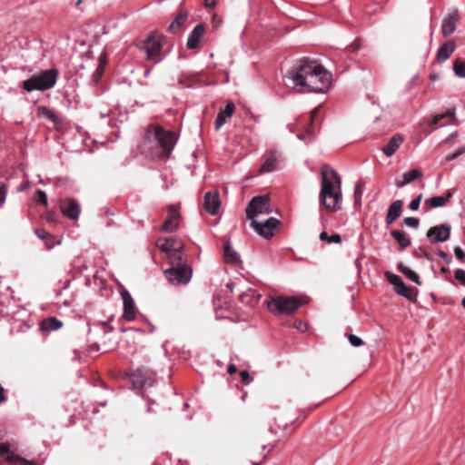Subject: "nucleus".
<instances>
[{
    "label": "nucleus",
    "instance_id": "f257e3e1",
    "mask_svg": "<svg viewBox=\"0 0 465 465\" xmlns=\"http://www.w3.org/2000/svg\"><path fill=\"white\" fill-rule=\"evenodd\" d=\"M288 77L298 93H324L331 81V74L316 60L304 57L298 65L288 71Z\"/></svg>",
    "mask_w": 465,
    "mask_h": 465
},
{
    "label": "nucleus",
    "instance_id": "f03ea898",
    "mask_svg": "<svg viewBox=\"0 0 465 465\" xmlns=\"http://www.w3.org/2000/svg\"><path fill=\"white\" fill-rule=\"evenodd\" d=\"M177 142L174 132L165 130L160 125H148L142 144L143 153L153 159L168 158Z\"/></svg>",
    "mask_w": 465,
    "mask_h": 465
},
{
    "label": "nucleus",
    "instance_id": "7ed1b4c3",
    "mask_svg": "<svg viewBox=\"0 0 465 465\" xmlns=\"http://www.w3.org/2000/svg\"><path fill=\"white\" fill-rule=\"evenodd\" d=\"M320 201L327 210H335L341 200V177L327 164L322 167Z\"/></svg>",
    "mask_w": 465,
    "mask_h": 465
},
{
    "label": "nucleus",
    "instance_id": "20e7f679",
    "mask_svg": "<svg viewBox=\"0 0 465 465\" xmlns=\"http://www.w3.org/2000/svg\"><path fill=\"white\" fill-rule=\"evenodd\" d=\"M58 75L59 72L55 68L45 70L24 81L22 86L28 93L49 90L56 84Z\"/></svg>",
    "mask_w": 465,
    "mask_h": 465
},
{
    "label": "nucleus",
    "instance_id": "39448f33",
    "mask_svg": "<svg viewBox=\"0 0 465 465\" xmlns=\"http://www.w3.org/2000/svg\"><path fill=\"white\" fill-rule=\"evenodd\" d=\"M303 304L304 302L299 297L276 295L267 302V309L274 314L290 315Z\"/></svg>",
    "mask_w": 465,
    "mask_h": 465
},
{
    "label": "nucleus",
    "instance_id": "423d86ee",
    "mask_svg": "<svg viewBox=\"0 0 465 465\" xmlns=\"http://www.w3.org/2000/svg\"><path fill=\"white\" fill-rule=\"evenodd\" d=\"M139 48L145 52L147 59L154 64L159 63L163 59L161 54L163 44L160 35H151L148 38L138 45Z\"/></svg>",
    "mask_w": 465,
    "mask_h": 465
},
{
    "label": "nucleus",
    "instance_id": "0eeeda50",
    "mask_svg": "<svg viewBox=\"0 0 465 465\" xmlns=\"http://www.w3.org/2000/svg\"><path fill=\"white\" fill-rule=\"evenodd\" d=\"M272 212L270 199L267 195L253 197L247 205L246 216L252 222L262 214H268Z\"/></svg>",
    "mask_w": 465,
    "mask_h": 465
},
{
    "label": "nucleus",
    "instance_id": "6e6552de",
    "mask_svg": "<svg viewBox=\"0 0 465 465\" xmlns=\"http://www.w3.org/2000/svg\"><path fill=\"white\" fill-rule=\"evenodd\" d=\"M192 272V268L188 265L171 267L164 271L167 280L174 285L188 283Z\"/></svg>",
    "mask_w": 465,
    "mask_h": 465
},
{
    "label": "nucleus",
    "instance_id": "1a4fd4ad",
    "mask_svg": "<svg viewBox=\"0 0 465 465\" xmlns=\"http://www.w3.org/2000/svg\"><path fill=\"white\" fill-rule=\"evenodd\" d=\"M279 221L276 218L270 217L264 221L252 219L251 226L253 230L263 238L269 239L273 236V231L278 226Z\"/></svg>",
    "mask_w": 465,
    "mask_h": 465
},
{
    "label": "nucleus",
    "instance_id": "9d476101",
    "mask_svg": "<svg viewBox=\"0 0 465 465\" xmlns=\"http://www.w3.org/2000/svg\"><path fill=\"white\" fill-rule=\"evenodd\" d=\"M385 275L388 282L394 286L397 294L409 301H414L416 299V294L413 292V290L409 288L398 275L391 272H387Z\"/></svg>",
    "mask_w": 465,
    "mask_h": 465
},
{
    "label": "nucleus",
    "instance_id": "9b49d317",
    "mask_svg": "<svg viewBox=\"0 0 465 465\" xmlns=\"http://www.w3.org/2000/svg\"><path fill=\"white\" fill-rule=\"evenodd\" d=\"M450 225L443 223L431 227L427 232V237L431 243L447 242L450 235Z\"/></svg>",
    "mask_w": 465,
    "mask_h": 465
},
{
    "label": "nucleus",
    "instance_id": "f8f14e48",
    "mask_svg": "<svg viewBox=\"0 0 465 465\" xmlns=\"http://www.w3.org/2000/svg\"><path fill=\"white\" fill-rule=\"evenodd\" d=\"M60 211L64 216L71 220H78L81 213L79 203L73 198H66L60 202Z\"/></svg>",
    "mask_w": 465,
    "mask_h": 465
},
{
    "label": "nucleus",
    "instance_id": "ddd939ff",
    "mask_svg": "<svg viewBox=\"0 0 465 465\" xmlns=\"http://www.w3.org/2000/svg\"><path fill=\"white\" fill-rule=\"evenodd\" d=\"M169 217L163 223L161 230L166 232H175L181 221V214L176 205L171 204L168 206Z\"/></svg>",
    "mask_w": 465,
    "mask_h": 465
},
{
    "label": "nucleus",
    "instance_id": "4468645a",
    "mask_svg": "<svg viewBox=\"0 0 465 465\" xmlns=\"http://www.w3.org/2000/svg\"><path fill=\"white\" fill-rule=\"evenodd\" d=\"M0 456L5 457V460L11 464L32 465L34 463L13 452L8 443H0Z\"/></svg>",
    "mask_w": 465,
    "mask_h": 465
},
{
    "label": "nucleus",
    "instance_id": "2eb2a0df",
    "mask_svg": "<svg viewBox=\"0 0 465 465\" xmlns=\"http://www.w3.org/2000/svg\"><path fill=\"white\" fill-rule=\"evenodd\" d=\"M221 201L217 191L207 192L204 195L203 208L211 215H216L219 213Z\"/></svg>",
    "mask_w": 465,
    "mask_h": 465
},
{
    "label": "nucleus",
    "instance_id": "dca6fc26",
    "mask_svg": "<svg viewBox=\"0 0 465 465\" xmlns=\"http://www.w3.org/2000/svg\"><path fill=\"white\" fill-rule=\"evenodd\" d=\"M133 381L135 385L143 388L152 386L154 381V374L147 370H137L133 375Z\"/></svg>",
    "mask_w": 465,
    "mask_h": 465
},
{
    "label": "nucleus",
    "instance_id": "f3484780",
    "mask_svg": "<svg viewBox=\"0 0 465 465\" xmlns=\"http://www.w3.org/2000/svg\"><path fill=\"white\" fill-rule=\"evenodd\" d=\"M459 14L457 11L450 13L443 20L441 24V34L444 37H447L453 34L456 30V25L459 20Z\"/></svg>",
    "mask_w": 465,
    "mask_h": 465
},
{
    "label": "nucleus",
    "instance_id": "a211bd4d",
    "mask_svg": "<svg viewBox=\"0 0 465 465\" xmlns=\"http://www.w3.org/2000/svg\"><path fill=\"white\" fill-rule=\"evenodd\" d=\"M157 246L162 252H165L166 254L176 250H183V244L182 243V242L174 237L159 239L157 241Z\"/></svg>",
    "mask_w": 465,
    "mask_h": 465
},
{
    "label": "nucleus",
    "instance_id": "6ab92c4d",
    "mask_svg": "<svg viewBox=\"0 0 465 465\" xmlns=\"http://www.w3.org/2000/svg\"><path fill=\"white\" fill-rule=\"evenodd\" d=\"M124 302V317L127 321H133L136 315V308L131 294L127 291L121 292Z\"/></svg>",
    "mask_w": 465,
    "mask_h": 465
},
{
    "label": "nucleus",
    "instance_id": "aec40b11",
    "mask_svg": "<svg viewBox=\"0 0 465 465\" xmlns=\"http://www.w3.org/2000/svg\"><path fill=\"white\" fill-rule=\"evenodd\" d=\"M280 162V153L272 150L267 155L265 161L260 167V173H271L278 168V164Z\"/></svg>",
    "mask_w": 465,
    "mask_h": 465
},
{
    "label": "nucleus",
    "instance_id": "412c9836",
    "mask_svg": "<svg viewBox=\"0 0 465 465\" xmlns=\"http://www.w3.org/2000/svg\"><path fill=\"white\" fill-rule=\"evenodd\" d=\"M404 138L401 134H396L389 140L388 143L381 148L387 157H391L403 143Z\"/></svg>",
    "mask_w": 465,
    "mask_h": 465
},
{
    "label": "nucleus",
    "instance_id": "4be33fe9",
    "mask_svg": "<svg viewBox=\"0 0 465 465\" xmlns=\"http://www.w3.org/2000/svg\"><path fill=\"white\" fill-rule=\"evenodd\" d=\"M205 26L203 24H198L194 26L193 31L190 33L188 39H187V47L189 49H195L204 34Z\"/></svg>",
    "mask_w": 465,
    "mask_h": 465
},
{
    "label": "nucleus",
    "instance_id": "5701e85b",
    "mask_svg": "<svg viewBox=\"0 0 465 465\" xmlns=\"http://www.w3.org/2000/svg\"><path fill=\"white\" fill-rule=\"evenodd\" d=\"M456 49L454 42H447L443 44L438 50L436 54V60L438 63H444L447 61Z\"/></svg>",
    "mask_w": 465,
    "mask_h": 465
},
{
    "label": "nucleus",
    "instance_id": "b1692460",
    "mask_svg": "<svg viewBox=\"0 0 465 465\" xmlns=\"http://www.w3.org/2000/svg\"><path fill=\"white\" fill-rule=\"evenodd\" d=\"M403 202L401 200L394 201L388 209L387 216H386V223L388 225L391 224L394 221H396L401 214L402 212Z\"/></svg>",
    "mask_w": 465,
    "mask_h": 465
},
{
    "label": "nucleus",
    "instance_id": "393cba45",
    "mask_svg": "<svg viewBox=\"0 0 465 465\" xmlns=\"http://www.w3.org/2000/svg\"><path fill=\"white\" fill-rule=\"evenodd\" d=\"M422 176V173L417 169H413L410 172H406L402 174L401 179H396L395 185L398 188H402L409 184L410 183L413 182L414 180L420 178Z\"/></svg>",
    "mask_w": 465,
    "mask_h": 465
},
{
    "label": "nucleus",
    "instance_id": "a878e982",
    "mask_svg": "<svg viewBox=\"0 0 465 465\" xmlns=\"http://www.w3.org/2000/svg\"><path fill=\"white\" fill-rule=\"evenodd\" d=\"M223 257L227 263L238 264L241 262L239 253L232 248L229 240L224 242Z\"/></svg>",
    "mask_w": 465,
    "mask_h": 465
},
{
    "label": "nucleus",
    "instance_id": "bb28decb",
    "mask_svg": "<svg viewBox=\"0 0 465 465\" xmlns=\"http://www.w3.org/2000/svg\"><path fill=\"white\" fill-rule=\"evenodd\" d=\"M452 194L448 193L446 196H433L425 201V204L430 208H438L444 206L451 198Z\"/></svg>",
    "mask_w": 465,
    "mask_h": 465
},
{
    "label": "nucleus",
    "instance_id": "cd10ccee",
    "mask_svg": "<svg viewBox=\"0 0 465 465\" xmlns=\"http://www.w3.org/2000/svg\"><path fill=\"white\" fill-rule=\"evenodd\" d=\"M187 17H188V13L185 12V11H181L177 16L175 17V19L172 22V24L170 25L169 26V30L175 34L176 32H178V30L180 29V27L186 22L187 20Z\"/></svg>",
    "mask_w": 465,
    "mask_h": 465
},
{
    "label": "nucleus",
    "instance_id": "c85d7f7f",
    "mask_svg": "<svg viewBox=\"0 0 465 465\" xmlns=\"http://www.w3.org/2000/svg\"><path fill=\"white\" fill-rule=\"evenodd\" d=\"M450 118L451 124H457L456 123V117H455V110L450 109L445 114H440L433 116L430 122V124H439L442 119L444 118Z\"/></svg>",
    "mask_w": 465,
    "mask_h": 465
},
{
    "label": "nucleus",
    "instance_id": "c756f323",
    "mask_svg": "<svg viewBox=\"0 0 465 465\" xmlns=\"http://www.w3.org/2000/svg\"><path fill=\"white\" fill-rule=\"evenodd\" d=\"M391 234L402 249H405L411 245V239L405 233L398 230H393L391 232Z\"/></svg>",
    "mask_w": 465,
    "mask_h": 465
},
{
    "label": "nucleus",
    "instance_id": "7c9ffc66",
    "mask_svg": "<svg viewBox=\"0 0 465 465\" xmlns=\"http://www.w3.org/2000/svg\"><path fill=\"white\" fill-rule=\"evenodd\" d=\"M398 270L409 280L416 282L417 284H420V276L415 272L405 266L403 263L398 264Z\"/></svg>",
    "mask_w": 465,
    "mask_h": 465
},
{
    "label": "nucleus",
    "instance_id": "2f4dec72",
    "mask_svg": "<svg viewBox=\"0 0 465 465\" xmlns=\"http://www.w3.org/2000/svg\"><path fill=\"white\" fill-rule=\"evenodd\" d=\"M167 258L172 267L186 265L183 262L182 250H176L167 253Z\"/></svg>",
    "mask_w": 465,
    "mask_h": 465
},
{
    "label": "nucleus",
    "instance_id": "473e14b6",
    "mask_svg": "<svg viewBox=\"0 0 465 465\" xmlns=\"http://www.w3.org/2000/svg\"><path fill=\"white\" fill-rule=\"evenodd\" d=\"M37 111H38L39 116L45 117V118L49 119L50 121H52L54 124L60 123L59 117L49 108H47L45 106H40V107H38Z\"/></svg>",
    "mask_w": 465,
    "mask_h": 465
},
{
    "label": "nucleus",
    "instance_id": "72a5a7b5",
    "mask_svg": "<svg viewBox=\"0 0 465 465\" xmlns=\"http://www.w3.org/2000/svg\"><path fill=\"white\" fill-rule=\"evenodd\" d=\"M453 72L456 76L465 78V64L460 59L454 60Z\"/></svg>",
    "mask_w": 465,
    "mask_h": 465
},
{
    "label": "nucleus",
    "instance_id": "f704fd0d",
    "mask_svg": "<svg viewBox=\"0 0 465 465\" xmlns=\"http://www.w3.org/2000/svg\"><path fill=\"white\" fill-rule=\"evenodd\" d=\"M45 328L51 331L58 330L62 326V322L55 319V318H50L44 322Z\"/></svg>",
    "mask_w": 465,
    "mask_h": 465
},
{
    "label": "nucleus",
    "instance_id": "c9c22d12",
    "mask_svg": "<svg viewBox=\"0 0 465 465\" xmlns=\"http://www.w3.org/2000/svg\"><path fill=\"white\" fill-rule=\"evenodd\" d=\"M363 193V184L361 181L357 182L354 188L355 202H360Z\"/></svg>",
    "mask_w": 465,
    "mask_h": 465
},
{
    "label": "nucleus",
    "instance_id": "e433bc0d",
    "mask_svg": "<svg viewBox=\"0 0 465 465\" xmlns=\"http://www.w3.org/2000/svg\"><path fill=\"white\" fill-rule=\"evenodd\" d=\"M35 201L43 205H47V196L46 193L42 190H37L35 193Z\"/></svg>",
    "mask_w": 465,
    "mask_h": 465
},
{
    "label": "nucleus",
    "instance_id": "4c0bfd02",
    "mask_svg": "<svg viewBox=\"0 0 465 465\" xmlns=\"http://www.w3.org/2000/svg\"><path fill=\"white\" fill-rule=\"evenodd\" d=\"M403 223L411 228H417L420 224V221L418 218L415 217H406L403 220Z\"/></svg>",
    "mask_w": 465,
    "mask_h": 465
},
{
    "label": "nucleus",
    "instance_id": "58836bf2",
    "mask_svg": "<svg viewBox=\"0 0 465 465\" xmlns=\"http://www.w3.org/2000/svg\"><path fill=\"white\" fill-rule=\"evenodd\" d=\"M35 232L38 238L44 241H47L48 239L52 238V235L45 229L37 228L35 230Z\"/></svg>",
    "mask_w": 465,
    "mask_h": 465
},
{
    "label": "nucleus",
    "instance_id": "ea45409f",
    "mask_svg": "<svg viewBox=\"0 0 465 465\" xmlns=\"http://www.w3.org/2000/svg\"><path fill=\"white\" fill-rule=\"evenodd\" d=\"M348 340L353 347H360L363 343L362 340L354 334H350Z\"/></svg>",
    "mask_w": 465,
    "mask_h": 465
},
{
    "label": "nucleus",
    "instance_id": "a19ab883",
    "mask_svg": "<svg viewBox=\"0 0 465 465\" xmlns=\"http://www.w3.org/2000/svg\"><path fill=\"white\" fill-rule=\"evenodd\" d=\"M455 279L465 286V270L457 269L454 272Z\"/></svg>",
    "mask_w": 465,
    "mask_h": 465
},
{
    "label": "nucleus",
    "instance_id": "79ce46f5",
    "mask_svg": "<svg viewBox=\"0 0 465 465\" xmlns=\"http://www.w3.org/2000/svg\"><path fill=\"white\" fill-rule=\"evenodd\" d=\"M226 116L219 113L215 120V129L219 130L226 122Z\"/></svg>",
    "mask_w": 465,
    "mask_h": 465
},
{
    "label": "nucleus",
    "instance_id": "37998d69",
    "mask_svg": "<svg viewBox=\"0 0 465 465\" xmlns=\"http://www.w3.org/2000/svg\"><path fill=\"white\" fill-rule=\"evenodd\" d=\"M234 111V104L232 103H229L226 104L223 111L220 112L221 114H223L226 117H231Z\"/></svg>",
    "mask_w": 465,
    "mask_h": 465
},
{
    "label": "nucleus",
    "instance_id": "c03bdc74",
    "mask_svg": "<svg viewBox=\"0 0 465 465\" xmlns=\"http://www.w3.org/2000/svg\"><path fill=\"white\" fill-rule=\"evenodd\" d=\"M422 194H420L417 198L413 199L410 203V209L411 211H417L420 207Z\"/></svg>",
    "mask_w": 465,
    "mask_h": 465
},
{
    "label": "nucleus",
    "instance_id": "a18cd8bd",
    "mask_svg": "<svg viewBox=\"0 0 465 465\" xmlns=\"http://www.w3.org/2000/svg\"><path fill=\"white\" fill-rule=\"evenodd\" d=\"M464 151H465L464 148H459L454 153L448 154L446 156V160L447 161H452V160L456 159L457 157H459L460 154H462L464 153Z\"/></svg>",
    "mask_w": 465,
    "mask_h": 465
},
{
    "label": "nucleus",
    "instance_id": "49530a36",
    "mask_svg": "<svg viewBox=\"0 0 465 465\" xmlns=\"http://www.w3.org/2000/svg\"><path fill=\"white\" fill-rule=\"evenodd\" d=\"M6 198V186L5 184L0 185V207L5 203Z\"/></svg>",
    "mask_w": 465,
    "mask_h": 465
},
{
    "label": "nucleus",
    "instance_id": "de8ad7c7",
    "mask_svg": "<svg viewBox=\"0 0 465 465\" xmlns=\"http://www.w3.org/2000/svg\"><path fill=\"white\" fill-rule=\"evenodd\" d=\"M103 71H104L103 65H99L96 68L94 74H93L94 83H97L99 81L100 77L102 76Z\"/></svg>",
    "mask_w": 465,
    "mask_h": 465
},
{
    "label": "nucleus",
    "instance_id": "09e8293b",
    "mask_svg": "<svg viewBox=\"0 0 465 465\" xmlns=\"http://www.w3.org/2000/svg\"><path fill=\"white\" fill-rule=\"evenodd\" d=\"M223 24V20L220 16H218L217 15H214L213 17V20H212V25H213V29H218Z\"/></svg>",
    "mask_w": 465,
    "mask_h": 465
},
{
    "label": "nucleus",
    "instance_id": "8fccbe9b",
    "mask_svg": "<svg viewBox=\"0 0 465 465\" xmlns=\"http://www.w3.org/2000/svg\"><path fill=\"white\" fill-rule=\"evenodd\" d=\"M293 327L301 331H305L307 330L306 323L302 322V321H295Z\"/></svg>",
    "mask_w": 465,
    "mask_h": 465
},
{
    "label": "nucleus",
    "instance_id": "3c124183",
    "mask_svg": "<svg viewBox=\"0 0 465 465\" xmlns=\"http://www.w3.org/2000/svg\"><path fill=\"white\" fill-rule=\"evenodd\" d=\"M455 256L458 260L462 261L465 258V252L462 251L460 247H456L454 249Z\"/></svg>",
    "mask_w": 465,
    "mask_h": 465
},
{
    "label": "nucleus",
    "instance_id": "603ef678",
    "mask_svg": "<svg viewBox=\"0 0 465 465\" xmlns=\"http://www.w3.org/2000/svg\"><path fill=\"white\" fill-rule=\"evenodd\" d=\"M341 242V237L340 234H333L328 239L329 243H340Z\"/></svg>",
    "mask_w": 465,
    "mask_h": 465
},
{
    "label": "nucleus",
    "instance_id": "864d4df0",
    "mask_svg": "<svg viewBox=\"0 0 465 465\" xmlns=\"http://www.w3.org/2000/svg\"><path fill=\"white\" fill-rule=\"evenodd\" d=\"M241 379L243 382L249 383L250 382V375L247 371H242L240 373Z\"/></svg>",
    "mask_w": 465,
    "mask_h": 465
},
{
    "label": "nucleus",
    "instance_id": "5fc2aeb1",
    "mask_svg": "<svg viewBox=\"0 0 465 465\" xmlns=\"http://www.w3.org/2000/svg\"><path fill=\"white\" fill-rule=\"evenodd\" d=\"M217 0H204V5L207 8H214L216 6Z\"/></svg>",
    "mask_w": 465,
    "mask_h": 465
},
{
    "label": "nucleus",
    "instance_id": "6e6d98bb",
    "mask_svg": "<svg viewBox=\"0 0 465 465\" xmlns=\"http://www.w3.org/2000/svg\"><path fill=\"white\" fill-rule=\"evenodd\" d=\"M438 255H439L442 260H444L446 262H448V263H449V262H450V258H449V255H448L445 252H443V251L440 250V251H438Z\"/></svg>",
    "mask_w": 465,
    "mask_h": 465
},
{
    "label": "nucleus",
    "instance_id": "4d7b16f0",
    "mask_svg": "<svg viewBox=\"0 0 465 465\" xmlns=\"http://www.w3.org/2000/svg\"><path fill=\"white\" fill-rule=\"evenodd\" d=\"M236 371H237V368H236V366L234 364H230L228 366L227 371H228L229 374H233V373L236 372Z\"/></svg>",
    "mask_w": 465,
    "mask_h": 465
},
{
    "label": "nucleus",
    "instance_id": "13d9d810",
    "mask_svg": "<svg viewBox=\"0 0 465 465\" xmlns=\"http://www.w3.org/2000/svg\"><path fill=\"white\" fill-rule=\"evenodd\" d=\"M328 239H330V237L328 236L327 232H322L320 233V240L322 241V242H328Z\"/></svg>",
    "mask_w": 465,
    "mask_h": 465
},
{
    "label": "nucleus",
    "instance_id": "bf43d9fd",
    "mask_svg": "<svg viewBox=\"0 0 465 465\" xmlns=\"http://www.w3.org/2000/svg\"><path fill=\"white\" fill-rule=\"evenodd\" d=\"M249 297V294L248 293H242L240 295V300L242 302H248L249 301L247 300Z\"/></svg>",
    "mask_w": 465,
    "mask_h": 465
},
{
    "label": "nucleus",
    "instance_id": "052dcab7",
    "mask_svg": "<svg viewBox=\"0 0 465 465\" xmlns=\"http://www.w3.org/2000/svg\"><path fill=\"white\" fill-rule=\"evenodd\" d=\"M227 289H229L231 292L233 291L234 285L232 282L227 283L226 285Z\"/></svg>",
    "mask_w": 465,
    "mask_h": 465
},
{
    "label": "nucleus",
    "instance_id": "680f3d73",
    "mask_svg": "<svg viewBox=\"0 0 465 465\" xmlns=\"http://www.w3.org/2000/svg\"><path fill=\"white\" fill-rule=\"evenodd\" d=\"M26 188H27V185H25V184H22V185H20V186L18 187V191H19V192H22V191H24V190H25V189H26Z\"/></svg>",
    "mask_w": 465,
    "mask_h": 465
},
{
    "label": "nucleus",
    "instance_id": "e2e57ef3",
    "mask_svg": "<svg viewBox=\"0 0 465 465\" xmlns=\"http://www.w3.org/2000/svg\"><path fill=\"white\" fill-rule=\"evenodd\" d=\"M316 114H317V109H315V110H313V111L312 112L311 118H312V119H313V118L316 116Z\"/></svg>",
    "mask_w": 465,
    "mask_h": 465
},
{
    "label": "nucleus",
    "instance_id": "0e129e2a",
    "mask_svg": "<svg viewBox=\"0 0 465 465\" xmlns=\"http://www.w3.org/2000/svg\"><path fill=\"white\" fill-rule=\"evenodd\" d=\"M150 72H151V69L146 70V71L144 72V76H145V77H148V76H149V74H150Z\"/></svg>",
    "mask_w": 465,
    "mask_h": 465
},
{
    "label": "nucleus",
    "instance_id": "69168bd1",
    "mask_svg": "<svg viewBox=\"0 0 465 465\" xmlns=\"http://www.w3.org/2000/svg\"><path fill=\"white\" fill-rule=\"evenodd\" d=\"M441 272H444V273H446V272H449V269H448V268H446V267H442V268H441Z\"/></svg>",
    "mask_w": 465,
    "mask_h": 465
},
{
    "label": "nucleus",
    "instance_id": "338daca9",
    "mask_svg": "<svg viewBox=\"0 0 465 465\" xmlns=\"http://www.w3.org/2000/svg\"><path fill=\"white\" fill-rule=\"evenodd\" d=\"M47 220H48V221H52V220H53V214H51V213H50V214H48V216H47Z\"/></svg>",
    "mask_w": 465,
    "mask_h": 465
},
{
    "label": "nucleus",
    "instance_id": "774afa93",
    "mask_svg": "<svg viewBox=\"0 0 465 465\" xmlns=\"http://www.w3.org/2000/svg\"><path fill=\"white\" fill-rule=\"evenodd\" d=\"M461 304H462L463 308L465 309V297L462 299Z\"/></svg>",
    "mask_w": 465,
    "mask_h": 465
}]
</instances>
